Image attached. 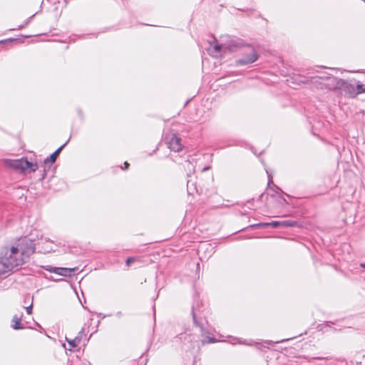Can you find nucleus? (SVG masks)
I'll return each mask as SVG.
<instances>
[{"instance_id":"nucleus-1","label":"nucleus","mask_w":365,"mask_h":365,"mask_svg":"<svg viewBox=\"0 0 365 365\" xmlns=\"http://www.w3.org/2000/svg\"><path fill=\"white\" fill-rule=\"evenodd\" d=\"M25 262L15 246L3 247L0 252V276L6 277L9 272L18 269Z\"/></svg>"},{"instance_id":"nucleus-2","label":"nucleus","mask_w":365,"mask_h":365,"mask_svg":"<svg viewBox=\"0 0 365 365\" xmlns=\"http://www.w3.org/2000/svg\"><path fill=\"white\" fill-rule=\"evenodd\" d=\"M310 81L317 88L334 91L339 89L341 78H337L331 74L323 73L321 76L310 77Z\"/></svg>"},{"instance_id":"nucleus-3","label":"nucleus","mask_w":365,"mask_h":365,"mask_svg":"<svg viewBox=\"0 0 365 365\" xmlns=\"http://www.w3.org/2000/svg\"><path fill=\"white\" fill-rule=\"evenodd\" d=\"M6 163L8 167L21 172H24L27 169H29L31 172H34L38 168L36 163L34 164L25 158L16 160H8L6 161Z\"/></svg>"},{"instance_id":"nucleus-4","label":"nucleus","mask_w":365,"mask_h":365,"mask_svg":"<svg viewBox=\"0 0 365 365\" xmlns=\"http://www.w3.org/2000/svg\"><path fill=\"white\" fill-rule=\"evenodd\" d=\"M35 246L34 240L28 237H24L19 240L15 247L22 254V257L26 260L30 255L34 253L36 249Z\"/></svg>"},{"instance_id":"nucleus-5","label":"nucleus","mask_w":365,"mask_h":365,"mask_svg":"<svg viewBox=\"0 0 365 365\" xmlns=\"http://www.w3.org/2000/svg\"><path fill=\"white\" fill-rule=\"evenodd\" d=\"M258 58V54L256 50L251 46H247L245 48L243 56L236 61L237 65H247L254 63Z\"/></svg>"},{"instance_id":"nucleus-6","label":"nucleus","mask_w":365,"mask_h":365,"mask_svg":"<svg viewBox=\"0 0 365 365\" xmlns=\"http://www.w3.org/2000/svg\"><path fill=\"white\" fill-rule=\"evenodd\" d=\"M344 93L345 96L355 98L356 96L354 80L346 81L341 79L339 89Z\"/></svg>"},{"instance_id":"nucleus-7","label":"nucleus","mask_w":365,"mask_h":365,"mask_svg":"<svg viewBox=\"0 0 365 365\" xmlns=\"http://www.w3.org/2000/svg\"><path fill=\"white\" fill-rule=\"evenodd\" d=\"M167 143L168 145V148L175 152H179L182 149L181 138L175 133L172 134Z\"/></svg>"},{"instance_id":"nucleus-8","label":"nucleus","mask_w":365,"mask_h":365,"mask_svg":"<svg viewBox=\"0 0 365 365\" xmlns=\"http://www.w3.org/2000/svg\"><path fill=\"white\" fill-rule=\"evenodd\" d=\"M68 142V140L66 141L63 145L60 146L57 150H56V151H54L51 155H50L48 157H47L44 160L43 164V171L46 170V165L48 164H49V163L51 164V163H55V161L56 160V158H58V156L60 154L61 151L66 146V145L67 144Z\"/></svg>"},{"instance_id":"nucleus-9","label":"nucleus","mask_w":365,"mask_h":365,"mask_svg":"<svg viewBox=\"0 0 365 365\" xmlns=\"http://www.w3.org/2000/svg\"><path fill=\"white\" fill-rule=\"evenodd\" d=\"M199 306H200V302L199 301L195 302V304L192 307L191 314H192L193 323L195 324V325L197 327H199L201 329V330L202 331L203 330L202 324L197 320V314H196V310H197V308L199 307Z\"/></svg>"},{"instance_id":"nucleus-10","label":"nucleus","mask_w":365,"mask_h":365,"mask_svg":"<svg viewBox=\"0 0 365 365\" xmlns=\"http://www.w3.org/2000/svg\"><path fill=\"white\" fill-rule=\"evenodd\" d=\"M21 317H22V316L19 317L16 314H15L13 317L12 320H11V322H12L11 327L14 329L19 330V329H23L24 328V327L21 323Z\"/></svg>"},{"instance_id":"nucleus-11","label":"nucleus","mask_w":365,"mask_h":365,"mask_svg":"<svg viewBox=\"0 0 365 365\" xmlns=\"http://www.w3.org/2000/svg\"><path fill=\"white\" fill-rule=\"evenodd\" d=\"M58 269H60L58 272H56L57 274L63 276V277H70L71 276L72 273L74 272L76 270H77V268H65V267H58Z\"/></svg>"},{"instance_id":"nucleus-12","label":"nucleus","mask_w":365,"mask_h":365,"mask_svg":"<svg viewBox=\"0 0 365 365\" xmlns=\"http://www.w3.org/2000/svg\"><path fill=\"white\" fill-rule=\"evenodd\" d=\"M66 341L68 343V344L71 346V348H70V350H71L72 348L76 347L81 343V336H76L73 339H68V338H66Z\"/></svg>"},{"instance_id":"nucleus-13","label":"nucleus","mask_w":365,"mask_h":365,"mask_svg":"<svg viewBox=\"0 0 365 365\" xmlns=\"http://www.w3.org/2000/svg\"><path fill=\"white\" fill-rule=\"evenodd\" d=\"M354 83L355 84L356 96L365 93V86L360 81H356L355 80H354Z\"/></svg>"},{"instance_id":"nucleus-14","label":"nucleus","mask_w":365,"mask_h":365,"mask_svg":"<svg viewBox=\"0 0 365 365\" xmlns=\"http://www.w3.org/2000/svg\"><path fill=\"white\" fill-rule=\"evenodd\" d=\"M354 83L355 84L356 96L365 93V86L360 81H356L355 80H354Z\"/></svg>"},{"instance_id":"nucleus-15","label":"nucleus","mask_w":365,"mask_h":365,"mask_svg":"<svg viewBox=\"0 0 365 365\" xmlns=\"http://www.w3.org/2000/svg\"><path fill=\"white\" fill-rule=\"evenodd\" d=\"M184 168L188 170L187 176H190L192 173L195 172V165L190 161L186 160L184 164Z\"/></svg>"},{"instance_id":"nucleus-16","label":"nucleus","mask_w":365,"mask_h":365,"mask_svg":"<svg viewBox=\"0 0 365 365\" xmlns=\"http://www.w3.org/2000/svg\"><path fill=\"white\" fill-rule=\"evenodd\" d=\"M187 190L189 195H192L197 191L195 182H192L191 180H188L187 182Z\"/></svg>"},{"instance_id":"nucleus-17","label":"nucleus","mask_w":365,"mask_h":365,"mask_svg":"<svg viewBox=\"0 0 365 365\" xmlns=\"http://www.w3.org/2000/svg\"><path fill=\"white\" fill-rule=\"evenodd\" d=\"M297 225V222L293 220H282L280 221V226L283 227H294Z\"/></svg>"},{"instance_id":"nucleus-18","label":"nucleus","mask_w":365,"mask_h":365,"mask_svg":"<svg viewBox=\"0 0 365 365\" xmlns=\"http://www.w3.org/2000/svg\"><path fill=\"white\" fill-rule=\"evenodd\" d=\"M266 227H272L273 228L280 227V221H272L270 222H265Z\"/></svg>"},{"instance_id":"nucleus-19","label":"nucleus","mask_w":365,"mask_h":365,"mask_svg":"<svg viewBox=\"0 0 365 365\" xmlns=\"http://www.w3.org/2000/svg\"><path fill=\"white\" fill-rule=\"evenodd\" d=\"M43 269H44L46 271H48L52 273L56 274L59 271L60 269H58V267H53L51 265H46L42 267Z\"/></svg>"},{"instance_id":"nucleus-20","label":"nucleus","mask_w":365,"mask_h":365,"mask_svg":"<svg viewBox=\"0 0 365 365\" xmlns=\"http://www.w3.org/2000/svg\"><path fill=\"white\" fill-rule=\"evenodd\" d=\"M277 202L282 206H284V205L288 204L287 200L281 195L277 196Z\"/></svg>"},{"instance_id":"nucleus-21","label":"nucleus","mask_w":365,"mask_h":365,"mask_svg":"<svg viewBox=\"0 0 365 365\" xmlns=\"http://www.w3.org/2000/svg\"><path fill=\"white\" fill-rule=\"evenodd\" d=\"M251 229H256V228H266L265 222H259L254 225H250Z\"/></svg>"},{"instance_id":"nucleus-22","label":"nucleus","mask_w":365,"mask_h":365,"mask_svg":"<svg viewBox=\"0 0 365 365\" xmlns=\"http://www.w3.org/2000/svg\"><path fill=\"white\" fill-rule=\"evenodd\" d=\"M35 16V14H33L32 16H31L24 23V24L21 25V26H19V29H23L24 27H25L26 25H28L30 21H31V19L34 18V16Z\"/></svg>"},{"instance_id":"nucleus-23","label":"nucleus","mask_w":365,"mask_h":365,"mask_svg":"<svg viewBox=\"0 0 365 365\" xmlns=\"http://www.w3.org/2000/svg\"><path fill=\"white\" fill-rule=\"evenodd\" d=\"M288 339H282L280 341H277L275 342L272 341H269V340H267V341H264V344H267V345H272L274 343H279V342H283V341H287Z\"/></svg>"},{"instance_id":"nucleus-24","label":"nucleus","mask_w":365,"mask_h":365,"mask_svg":"<svg viewBox=\"0 0 365 365\" xmlns=\"http://www.w3.org/2000/svg\"><path fill=\"white\" fill-rule=\"evenodd\" d=\"M241 42H240V40H234V41H231V44L230 46H241Z\"/></svg>"},{"instance_id":"nucleus-25","label":"nucleus","mask_w":365,"mask_h":365,"mask_svg":"<svg viewBox=\"0 0 365 365\" xmlns=\"http://www.w3.org/2000/svg\"><path fill=\"white\" fill-rule=\"evenodd\" d=\"M24 308L26 309L27 314H31L32 313L33 302H31L28 307H24Z\"/></svg>"},{"instance_id":"nucleus-26","label":"nucleus","mask_w":365,"mask_h":365,"mask_svg":"<svg viewBox=\"0 0 365 365\" xmlns=\"http://www.w3.org/2000/svg\"><path fill=\"white\" fill-rule=\"evenodd\" d=\"M222 45L220 44H216L215 46H214V49L215 51L218 53V52H220L221 50H222Z\"/></svg>"},{"instance_id":"nucleus-27","label":"nucleus","mask_w":365,"mask_h":365,"mask_svg":"<svg viewBox=\"0 0 365 365\" xmlns=\"http://www.w3.org/2000/svg\"><path fill=\"white\" fill-rule=\"evenodd\" d=\"M135 261V259L133 257H128L127 259H126V264L128 266H129L133 262Z\"/></svg>"},{"instance_id":"nucleus-28","label":"nucleus","mask_w":365,"mask_h":365,"mask_svg":"<svg viewBox=\"0 0 365 365\" xmlns=\"http://www.w3.org/2000/svg\"><path fill=\"white\" fill-rule=\"evenodd\" d=\"M267 173L268 175V185H269L270 183H272L273 181H272V177L271 176V175L269 173V172L267 170Z\"/></svg>"},{"instance_id":"nucleus-29","label":"nucleus","mask_w":365,"mask_h":365,"mask_svg":"<svg viewBox=\"0 0 365 365\" xmlns=\"http://www.w3.org/2000/svg\"><path fill=\"white\" fill-rule=\"evenodd\" d=\"M52 165H53V163H51V164L49 163V164H48V165H46V171H43V172H44V173H46L47 171H48V170L51 169V168ZM45 175H46V173H44V175H43V178H44Z\"/></svg>"},{"instance_id":"nucleus-30","label":"nucleus","mask_w":365,"mask_h":365,"mask_svg":"<svg viewBox=\"0 0 365 365\" xmlns=\"http://www.w3.org/2000/svg\"><path fill=\"white\" fill-rule=\"evenodd\" d=\"M240 344H247V345H249V346H252V345H253L254 344H259V343H257V342H253V341H252V342H249V343H247V342H245V341H243V342H242V341H240Z\"/></svg>"},{"instance_id":"nucleus-31","label":"nucleus","mask_w":365,"mask_h":365,"mask_svg":"<svg viewBox=\"0 0 365 365\" xmlns=\"http://www.w3.org/2000/svg\"><path fill=\"white\" fill-rule=\"evenodd\" d=\"M84 335V328H82L81 331L78 333L77 336H81V339L83 338V336Z\"/></svg>"},{"instance_id":"nucleus-32","label":"nucleus","mask_w":365,"mask_h":365,"mask_svg":"<svg viewBox=\"0 0 365 365\" xmlns=\"http://www.w3.org/2000/svg\"><path fill=\"white\" fill-rule=\"evenodd\" d=\"M125 169H128L129 168V163L128 162H125Z\"/></svg>"},{"instance_id":"nucleus-33","label":"nucleus","mask_w":365,"mask_h":365,"mask_svg":"<svg viewBox=\"0 0 365 365\" xmlns=\"http://www.w3.org/2000/svg\"><path fill=\"white\" fill-rule=\"evenodd\" d=\"M277 190H280L282 193H284V195H286L287 196H289L287 193L284 192L279 187L274 185Z\"/></svg>"},{"instance_id":"nucleus-34","label":"nucleus","mask_w":365,"mask_h":365,"mask_svg":"<svg viewBox=\"0 0 365 365\" xmlns=\"http://www.w3.org/2000/svg\"><path fill=\"white\" fill-rule=\"evenodd\" d=\"M29 299H30V296L29 295H27V296L25 297V299H24L25 302H26V300H29Z\"/></svg>"},{"instance_id":"nucleus-35","label":"nucleus","mask_w":365,"mask_h":365,"mask_svg":"<svg viewBox=\"0 0 365 365\" xmlns=\"http://www.w3.org/2000/svg\"><path fill=\"white\" fill-rule=\"evenodd\" d=\"M210 342L213 343V342H215V339H213V338H210V340H209Z\"/></svg>"},{"instance_id":"nucleus-36","label":"nucleus","mask_w":365,"mask_h":365,"mask_svg":"<svg viewBox=\"0 0 365 365\" xmlns=\"http://www.w3.org/2000/svg\"><path fill=\"white\" fill-rule=\"evenodd\" d=\"M360 266L363 268H365V262L361 263Z\"/></svg>"},{"instance_id":"nucleus-37","label":"nucleus","mask_w":365,"mask_h":365,"mask_svg":"<svg viewBox=\"0 0 365 365\" xmlns=\"http://www.w3.org/2000/svg\"><path fill=\"white\" fill-rule=\"evenodd\" d=\"M210 168V167H205L202 169V171H205L207 170H208Z\"/></svg>"},{"instance_id":"nucleus-38","label":"nucleus","mask_w":365,"mask_h":365,"mask_svg":"<svg viewBox=\"0 0 365 365\" xmlns=\"http://www.w3.org/2000/svg\"><path fill=\"white\" fill-rule=\"evenodd\" d=\"M264 195V194H261L259 196V200L262 199V196Z\"/></svg>"},{"instance_id":"nucleus-39","label":"nucleus","mask_w":365,"mask_h":365,"mask_svg":"<svg viewBox=\"0 0 365 365\" xmlns=\"http://www.w3.org/2000/svg\"><path fill=\"white\" fill-rule=\"evenodd\" d=\"M4 43V41H0V43Z\"/></svg>"}]
</instances>
